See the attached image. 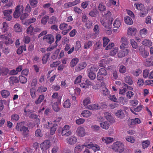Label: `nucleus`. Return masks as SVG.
<instances>
[{
    "label": "nucleus",
    "mask_w": 153,
    "mask_h": 153,
    "mask_svg": "<svg viewBox=\"0 0 153 153\" xmlns=\"http://www.w3.org/2000/svg\"><path fill=\"white\" fill-rule=\"evenodd\" d=\"M3 27L1 28V31L2 33H5L8 29V25L6 22H4L2 23Z\"/></svg>",
    "instance_id": "nucleus-42"
},
{
    "label": "nucleus",
    "mask_w": 153,
    "mask_h": 153,
    "mask_svg": "<svg viewBox=\"0 0 153 153\" xmlns=\"http://www.w3.org/2000/svg\"><path fill=\"white\" fill-rule=\"evenodd\" d=\"M12 36V34L11 33H7L4 35H0V38H2L6 40L4 42L5 44L10 45L12 44L13 42L12 40L11 39Z\"/></svg>",
    "instance_id": "nucleus-6"
},
{
    "label": "nucleus",
    "mask_w": 153,
    "mask_h": 153,
    "mask_svg": "<svg viewBox=\"0 0 153 153\" xmlns=\"http://www.w3.org/2000/svg\"><path fill=\"white\" fill-rule=\"evenodd\" d=\"M121 25L120 21L118 18L116 19L113 24V26L114 27L118 28L120 27Z\"/></svg>",
    "instance_id": "nucleus-37"
},
{
    "label": "nucleus",
    "mask_w": 153,
    "mask_h": 153,
    "mask_svg": "<svg viewBox=\"0 0 153 153\" xmlns=\"http://www.w3.org/2000/svg\"><path fill=\"white\" fill-rule=\"evenodd\" d=\"M137 30L134 27H129L128 30V34L131 36H134L136 34Z\"/></svg>",
    "instance_id": "nucleus-21"
},
{
    "label": "nucleus",
    "mask_w": 153,
    "mask_h": 153,
    "mask_svg": "<svg viewBox=\"0 0 153 153\" xmlns=\"http://www.w3.org/2000/svg\"><path fill=\"white\" fill-rule=\"evenodd\" d=\"M100 125L102 128L105 129H108L109 127L110 123L108 121H105L100 123Z\"/></svg>",
    "instance_id": "nucleus-20"
},
{
    "label": "nucleus",
    "mask_w": 153,
    "mask_h": 153,
    "mask_svg": "<svg viewBox=\"0 0 153 153\" xmlns=\"http://www.w3.org/2000/svg\"><path fill=\"white\" fill-rule=\"evenodd\" d=\"M104 114L105 117L108 121L110 122L111 119H112V117L110 113L105 112Z\"/></svg>",
    "instance_id": "nucleus-58"
},
{
    "label": "nucleus",
    "mask_w": 153,
    "mask_h": 153,
    "mask_svg": "<svg viewBox=\"0 0 153 153\" xmlns=\"http://www.w3.org/2000/svg\"><path fill=\"white\" fill-rule=\"evenodd\" d=\"M87 66L86 62H84L82 64H79L77 67V71H80L82 69L85 68Z\"/></svg>",
    "instance_id": "nucleus-41"
},
{
    "label": "nucleus",
    "mask_w": 153,
    "mask_h": 153,
    "mask_svg": "<svg viewBox=\"0 0 153 153\" xmlns=\"http://www.w3.org/2000/svg\"><path fill=\"white\" fill-rule=\"evenodd\" d=\"M130 43L132 47L135 49H136L138 47L137 43L135 42L134 39H131L130 40Z\"/></svg>",
    "instance_id": "nucleus-59"
},
{
    "label": "nucleus",
    "mask_w": 153,
    "mask_h": 153,
    "mask_svg": "<svg viewBox=\"0 0 153 153\" xmlns=\"http://www.w3.org/2000/svg\"><path fill=\"white\" fill-rule=\"evenodd\" d=\"M12 9L4 10L3 11V13L5 16L4 18L6 20L10 21L12 19V17L10 15L12 14Z\"/></svg>",
    "instance_id": "nucleus-11"
},
{
    "label": "nucleus",
    "mask_w": 153,
    "mask_h": 153,
    "mask_svg": "<svg viewBox=\"0 0 153 153\" xmlns=\"http://www.w3.org/2000/svg\"><path fill=\"white\" fill-rule=\"evenodd\" d=\"M92 24L93 23L92 22L88 20L86 21L85 25L86 28L89 29L91 27Z\"/></svg>",
    "instance_id": "nucleus-64"
},
{
    "label": "nucleus",
    "mask_w": 153,
    "mask_h": 153,
    "mask_svg": "<svg viewBox=\"0 0 153 153\" xmlns=\"http://www.w3.org/2000/svg\"><path fill=\"white\" fill-rule=\"evenodd\" d=\"M142 71L140 68L137 69L135 71L132 72V73L135 76H137L141 73Z\"/></svg>",
    "instance_id": "nucleus-62"
},
{
    "label": "nucleus",
    "mask_w": 153,
    "mask_h": 153,
    "mask_svg": "<svg viewBox=\"0 0 153 153\" xmlns=\"http://www.w3.org/2000/svg\"><path fill=\"white\" fill-rule=\"evenodd\" d=\"M98 11L96 8L93 9L89 13V15L92 17H96L98 14Z\"/></svg>",
    "instance_id": "nucleus-26"
},
{
    "label": "nucleus",
    "mask_w": 153,
    "mask_h": 153,
    "mask_svg": "<svg viewBox=\"0 0 153 153\" xmlns=\"http://www.w3.org/2000/svg\"><path fill=\"white\" fill-rule=\"evenodd\" d=\"M92 45V42L91 41H88L84 43L83 48L85 49H88L91 47Z\"/></svg>",
    "instance_id": "nucleus-28"
},
{
    "label": "nucleus",
    "mask_w": 153,
    "mask_h": 153,
    "mask_svg": "<svg viewBox=\"0 0 153 153\" xmlns=\"http://www.w3.org/2000/svg\"><path fill=\"white\" fill-rule=\"evenodd\" d=\"M108 97L109 98V99L112 101L115 102H118V100L115 95H111L110 94Z\"/></svg>",
    "instance_id": "nucleus-60"
},
{
    "label": "nucleus",
    "mask_w": 153,
    "mask_h": 153,
    "mask_svg": "<svg viewBox=\"0 0 153 153\" xmlns=\"http://www.w3.org/2000/svg\"><path fill=\"white\" fill-rule=\"evenodd\" d=\"M29 106V104H27L24 108V112L25 113V116H28L31 112L30 110L28 108Z\"/></svg>",
    "instance_id": "nucleus-34"
},
{
    "label": "nucleus",
    "mask_w": 153,
    "mask_h": 153,
    "mask_svg": "<svg viewBox=\"0 0 153 153\" xmlns=\"http://www.w3.org/2000/svg\"><path fill=\"white\" fill-rule=\"evenodd\" d=\"M84 145L79 144L76 145L74 148V151L75 153H79L84 148Z\"/></svg>",
    "instance_id": "nucleus-19"
},
{
    "label": "nucleus",
    "mask_w": 153,
    "mask_h": 153,
    "mask_svg": "<svg viewBox=\"0 0 153 153\" xmlns=\"http://www.w3.org/2000/svg\"><path fill=\"white\" fill-rule=\"evenodd\" d=\"M122 49V50L120 51L117 54L118 57L120 58L126 56L129 52L128 49L125 48Z\"/></svg>",
    "instance_id": "nucleus-15"
},
{
    "label": "nucleus",
    "mask_w": 153,
    "mask_h": 153,
    "mask_svg": "<svg viewBox=\"0 0 153 153\" xmlns=\"http://www.w3.org/2000/svg\"><path fill=\"white\" fill-rule=\"evenodd\" d=\"M92 113L88 110H84L81 113V115L85 117H88L90 116L91 115Z\"/></svg>",
    "instance_id": "nucleus-30"
},
{
    "label": "nucleus",
    "mask_w": 153,
    "mask_h": 153,
    "mask_svg": "<svg viewBox=\"0 0 153 153\" xmlns=\"http://www.w3.org/2000/svg\"><path fill=\"white\" fill-rule=\"evenodd\" d=\"M0 93L1 96L4 98L8 97L10 95L9 91L6 90H3L0 91Z\"/></svg>",
    "instance_id": "nucleus-23"
},
{
    "label": "nucleus",
    "mask_w": 153,
    "mask_h": 153,
    "mask_svg": "<svg viewBox=\"0 0 153 153\" xmlns=\"http://www.w3.org/2000/svg\"><path fill=\"white\" fill-rule=\"evenodd\" d=\"M91 102L90 101V98L89 97H87L83 101V104L84 106H86L87 105L90 104Z\"/></svg>",
    "instance_id": "nucleus-50"
},
{
    "label": "nucleus",
    "mask_w": 153,
    "mask_h": 153,
    "mask_svg": "<svg viewBox=\"0 0 153 153\" xmlns=\"http://www.w3.org/2000/svg\"><path fill=\"white\" fill-rule=\"evenodd\" d=\"M71 105V103L70 100L69 99H67L64 102L63 104V106L65 108H69Z\"/></svg>",
    "instance_id": "nucleus-49"
},
{
    "label": "nucleus",
    "mask_w": 153,
    "mask_h": 153,
    "mask_svg": "<svg viewBox=\"0 0 153 153\" xmlns=\"http://www.w3.org/2000/svg\"><path fill=\"white\" fill-rule=\"evenodd\" d=\"M24 9L23 5H18L16 6L13 13L14 17L15 18H18L23 13Z\"/></svg>",
    "instance_id": "nucleus-7"
},
{
    "label": "nucleus",
    "mask_w": 153,
    "mask_h": 153,
    "mask_svg": "<svg viewBox=\"0 0 153 153\" xmlns=\"http://www.w3.org/2000/svg\"><path fill=\"white\" fill-rule=\"evenodd\" d=\"M102 40L103 41V47H105L107 45L110 41V40L108 38L104 37L103 38Z\"/></svg>",
    "instance_id": "nucleus-55"
},
{
    "label": "nucleus",
    "mask_w": 153,
    "mask_h": 153,
    "mask_svg": "<svg viewBox=\"0 0 153 153\" xmlns=\"http://www.w3.org/2000/svg\"><path fill=\"white\" fill-rule=\"evenodd\" d=\"M84 146L85 147L89 149H92L94 152L99 151L100 149V148L98 145L97 144H94L91 142L85 143Z\"/></svg>",
    "instance_id": "nucleus-9"
},
{
    "label": "nucleus",
    "mask_w": 153,
    "mask_h": 153,
    "mask_svg": "<svg viewBox=\"0 0 153 153\" xmlns=\"http://www.w3.org/2000/svg\"><path fill=\"white\" fill-rule=\"evenodd\" d=\"M148 33V30L145 28L141 29L140 31V34L142 37H146Z\"/></svg>",
    "instance_id": "nucleus-25"
},
{
    "label": "nucleus",
    "mask_w": 153,
    "mask_h": 153,
    "mask_svg": "<svg viewBox=\"0 0 153 153\" xmlns=\"http://www.w3.org/2000/svg\"><path fill=\"white\" fill-rule=\"evenodd\" d=\"M35 135L38 137H41L42 136L41 131L39 129H37L35 131Z\"/></svg>",
    "instance_id": "nucleus-63"
},
{
    "label": "nucleus",
    "mask_w": 153,
    "mask_h": 153,
    "mask_svg": "<svg viewBox=\"0 0 153 153\" xmlns=\"http://www.w3.org/2000/svg\"><path fill=\"white\" fill-rule=\"evenodd\" d=\"M79 62V59L77 58L73 59L70 62V65L71 67H74Z\"/></svg>",
    "instance_id": "nucleus-46"
},
{
    "label": "nucleus",
    "mask_w": 153,
    "mask_h": 153,
    "mask_svg": "<svg viewBox=\"0 0 153 153\" xmlns=\"http://www.w3.org/2000/svg\"><path fill=\"white\" fill-rule=\"evenodd\" d=\"M102 140L103 142L106 143H110L112 142L114 140L112 138L110 137H103Z\"/></svg>",
    "instance_id": "nucleus-40"
},
{
    "label": "nucleus",
    "mask_w": 153,
    "mask_h": 153,
    "mask_svg": "<svg viewBox=\"0 0 153 153\" xmlns=\"http://www.w3.org/2000/svg\"><path fill=\"white\" fill-rule=\"evenodd\" d=\"M90 110L98 109L100 108V107L98 104H94L89 105L87 107Z\"/></svg>",
    "instance_id": "nucleus-43"
},
{
    "label": "nucleus",
    "mask_w": 153,
    "mask_h": 153,
    "mask_svg": "<svg viewBox=\"0 0 153 153\" xmlns=\"http://www.w3.org/2000/svg\"><path fill=\"white\" fill-rule=\"evenodd\" d=\"M30 94L32 98H35L36 96V89L33 88H30Z\"/></svg>",
    "instance_id": "nucleus-39"
},
{
    "label": "nucleus",
    "mask_w": 153,
    "mask_h": 153,
    "mask_svg": "<svg viewBox=\"0 0 153 153\" xmlns=\"http://www.w3.org/2000/svg\"><path fill=\"white\" fill-rule=\"evenodd\" d=\"M19 79L21 83L23 84L25 83L27 81V78L22 75L19 76Z\"/></svg>",
    "instance_id": "nucleus-45"
},
{
    "label": "nucleus",
    "mask_w": 153,
    "mask_h": 153,
    "mask_svg": "<svg viewBox=\"0 0 153 153\" xmlns=\"http://www.w3.org/2000/svg\"><path fill=\"white\" fill-rule=\"evenodd\" d=\"M16 129L18 131H20L22 132L23 135L24 137H26L29 134V131L28 128L24 125L23 123H18L16 126Z\"/></svg>",
    "instance_id": "nucleus-2"
},
{
    "label": "nucleus",
    "mask_w": 153,
    "mask_h": 153,
    "mask_svg": "<svg viewBox=\"0 0 153 153\" xmlns=\"http://www.w3.org/2000/svg\"><path fill=\"white\" fill-rule=\"evenodd\" d=\"M134 6H135L136 8L138 10H141L143 9H144V5L140 3H135L134 4Z\"/></svg>",
    "instance_id": "nucleus-44"
},
{
    "label": "nucleus",
    "mask_w": 153,
    "mask_h": 153,
    "mask_svg": "<svg viewBox=\"0 0 153 153\" xmlns=\"http://www.w3.org/2000/svg\"><path fill=\"white\" fill-rule=\"evenodd\" d=\"M29 2L31 6L34 7L37 6L38 1L37 0H29Z\"/></svg>",
    "instance_id": "nucleus-57"
},
{
    "label": "nucleus",
    "mask_w": 153,
    "mask_h": 153,
    "mask_svg": "<svg viewBox=\"0 0 153 153\" xmlns=\"http://www.w3.org/2000/svg\"><path fill=\"white\" fill-rule=\"evenodd\" d=\"M93 31L94 32V35L95 36L98 35L100 33V29L99 26L97 24L95 25L93 29Z\"/></svg>",
    "instance_id": "nucleus-33"
},
{
    "label": "nucleus",
    "mask_w": 153,
    "mask_h": 153,
    "mask_svg": "<svg viewBox=\"0 0 153 153\" xmlns=\"http://www.w3.org/2000/svg\"><path fill=\"white\" fill-rule=\"evenodd\" d=\"M142 44L145 46L149 47L152 45V42L149 39H144L142 42Z\"/></svg>",
    "instance_id": "nucleus-35"
},
{
    "label": "nucleus",
    "mask_w": 153,
    "mask_h": 153,
    "mask_svg": "<svg viewBox=\"0 0 153 153\" xmlns=\"http://www.w3.org/2000/svg\"><path fill=\"white\" fill-rule=\"evenodd\" d=\"M49 18V17L48 16L46 15L45 16L41 19V24L44 25H46L48 21V19Z\"/></svg>",
    "instance_id": "nucleus-48"
},
{
    "label": "nucleus",
    "mask_w": 153,
    "mask_h": 153,
    "mask_svg": "<svg viewBox=\"0 0 153 153\" xmlns=\"http://www.w3.org/2000/svg\"><path fill=\"white\" fill-rule=\"evenodd\" d=\"M50 53H48L44 55L42 59V63L44 64L46 63L49 57Z\"/></svg>",
    "instance_id": "nucleus-24"
},
{
    "label": "nucleus",
    "mask_w": 153,
    "mask_h": 153,
    "mask_svg": "<svg viewBox=\"0 0 153 153\" xmlns=\"http://www.w3.org/2000/svg\"><path fill=\"white\" fill-rule=\"evenodd\" d=\"M59 28L62 30L61 33L64 35H65L72 29L71 26H68L65 23H61L59 25Z\"/></svg>",
    "instance_id": "nucleus-5"
},
{
    "label": "nucleus",
    "mask_w": 153,
    "mask_h": 153,
    "mask_svg": "<svg viewBox=\"0 0 153 153\" xmlns=\"http://www.w3.org/2000/svg\"><path fill=\"white\" fill-rule=\"evenodd\" d=\"M106 61L105 59H103L101 60L99 63V65L101 67L105 68V64L106 63Z\"/></svg>",
    "instance_id": "nucleus-56"
},
{
    "label": "nucleus",
    "mask_w": 153,
    "mask_h": 153,
    "mask_svg": "<svg viewBox=\"0 0 153 153\" xmlns=\"http://www.w3.org/2000/svg\"><path fill=\"white\" fill-rule=\"evenodd\" d=\"M98 69L99 67L97 65H94L88 69V75L90 79L94 80L95 78L96 74L94 72H97Z\"/></svg>",
    "instance_id": "nucleus-3"
},
{
    "label": "nucleus",
    "mask_w": 153,
    "mask_h": 153,
    "mask_svg": "<svg viewBox=\"0 0 153 153\" xmlns=\"http://www.w3.org/2000/svg\"><path fill=\"white\" fill-rule=\"evenodd\" d=\"M107 75L108 73L106 70L104 68H101L99 69L97 74V79L99 81L102 80L104 79L103 76H106Z\"/></svg>",
    "instance_id": "nucleus-8"
},
{
    "label": "nucleus",
    "mask_w": 153,
    "mask_h": 153,
    "mask_svg": "<svg viewBox=\"0 0 153 153\" xmlns=\"http://www.w3.org/2000/svg\"><path fill=\"white\" fill-rule=\"evenodd\" d=\"M103 16H105L106 19H110V17L111 15V12L109 10L107 11V13H105V12L102 13Z\"/></svg>",
    "instance_id": "nucleus-54"
},
{
    "label": "nucleus",
    "mask_w": 153,
    "mask_h": 153,
    "mask_svg": "<svg viewBox=\"0 0 153 153\" xmlns=\"http://www.w3.org/2000/svg\"><path fill=\"white\" fill-rule=\"evenodd\" d=\"M58 134H61L62 136L68 137L72 133L71 131L70 130V126L65 125L63 128H59L57 130Z\"/></svg>",
    "instance_id": "nucleus-1"
},
{
    "label": "nucleus",
    "mask_w": 153,
    "mask_h": 153,
    "mask_svg": "<svg viewBox=\"0 0 153 153\" xmlns=\"http://www.w3.org/2000/svg\"><path fill=\"white\" fill-rule=\"evenodd\" d=\"M119 72L121 74H124L127 71L126 67L122 64H119L118 65Z\"/></svg>",
    "instance_id": "nucleus-22"
},
{
    "label": "nucleus",
    "mask_w": 153,
    "mask_h": 153,
    "mask_svg": "<svg viewBox=\"0 0 153 153\" xmlns=\"http://www.w3.org/2000/svg\"><path fill=\"white\" fill-rule=\"evenodd\" d=\"M124 21L126 24L128 25H131L133 23V21L132 19L128 16L125 17Z\"/></svg>",
    "instance_id": "nucleus-32"
},
{
    "label": "nucleus",
    "mask_w": 153,
    "mask_h": 153,
    "mask_svg": "<svg viewBox=\"0 0 153 153\" xmlns=\"http://www.w3.org/2000/svg\"><path fill=\"white\" fill-rule=\"evenodd\" d=\"M8 82L11 86H16V85L19 83V79L16 76H11L9 78Z\"/></svg>",
    "instance_id": "nucleus-10"
},
{
    "label": "nucleus",
    "mask_w": 153,
    "mask_h": 153,
    "mask_svg": "<svg viewBox=\"0 0 153 153\" xmlns=\"http://www.w3.org/2000/svg\"><path fill=\"white\" fill-rule=\"evenodd\" d=\"M15 31L16 32H20L22 31V27L21 25L18 24H16L14 26Z\"/></svg>",
    "instance_id": "nucleus-31"
},
{
    "label": "nucleus",
    "mask_w": 153,
    "mask_h": 153,
    "mask_svg": "<svg viewBox=\"0 0 153 153\" xmlns=\"http://www.w3.org/2000/svg\"><path fill=\"white\" fill-rule=\"evenodd\" d=\"M57 20L56 17L52 16L50 18L49 23L51 24H55L57 23Z\"/></svg>",
    "instance_id": "nucleus-51"
},
{
    "label": "nucleus",
    "mask_w": 153,
    "mask_h": 153,
    "mask_svg": "<svg viewBox=\"0 0 153 153\" xmlns=\"http://www.w3.org/2000/svg\"><path fill=\"white\" fill-rule=\"evenodd\" d=\"M77 141V138L74 136H72L67 138V143L70 145H74L75 144Z\"/></svg>",
    "instance_id": "nucleus-16"
},
{
    "label": "nucleus",
    "mask_w": 153,
    "mask_h": 153,
    "mask_svg": "<svg viewBox=\"0 0 153 153\" xmlns=\"http://www.w3.org/2000/svg\"><path fill=\"white\" fill-rule=\"evenodd\" d=\"M122 44L120 46L121 49H123L126 47L128 44V40L125 36H123L121 38L120 40Z\"/></svg>",
    "instance_id": "nucleus-17"
},
{
    "label": "nucleus",
    "mask_w": 153,
    "mask_h": 153,
    "mask_svg": "<svg viewBox=\"0 0 153 153\" xmlns=\"http://www.w3.org/2000/svg\"><path fill=\"white\" fill-rule=\"evenodd\" d=\"M51 146V142L49 140H46L40 145V147L42 150L45 151L48 149Z\"/></svg>",
    "instance_id": "nucleus-12"
},
{
    "label": "nucleus",
    "mask_w": 153,
    "mask_h": 153,
    "mask_svg": "<svg viewBox=\"0 0 153 153\" xmlns=\"http://www.w3.org/2000/svg\"><path fill=\"white\" fill-rule=\"evenodd\" d=\"M108 20L107 19L101 18L100 22L102 25L105 27H107V22Z\"/></svg>",
    "instance_id": "nucleus-52"
},
{
    "label": "nucleus",
    "mask_w": 153,
    "mask_h": 153,
    "mask_svg": "<svg viewBox=\"0 0 153 153\" xmlns=\"http://www.w3.org/2000/svg\"><path fill=\"white\" fill-rule=\"evenodd\" d=\"M45 98L44 95L43 94L40 95L38 98L37 100L35 102V104L36 105H38L40 104L44 100Z\"/></svg>",
    "instance_id": "nucleus-38"
},
{
    "label": "nucleus",
    "mask_w": 153,
    "mask_h": 153,
    "mask_svg": "<svg viewBox=\"0 0 153 153\" xmlns=\"http://www.w3.org/2000/svg\"><path fill=\"white\" fill-rule=\"evenodd\" d=\"M26 50V46L25 45L21 46L17 50L16 52L18 55L21 54L23 52V51H25Z\"/></svg>",
    "instance_id": "nucleus-27"
},
{
    "label": "nucleus",
    "mask_w": 153,
    "mask_h": 153,
    "mask_svg": "<svg viewBox=\"0 0 153 153\" xmlns=\"http://www.w3.org/2000/svg\"><path fill=\"white\" fill-rule=\"evenodd\" d=\"M102 93L103 95L107 96L108 97L110 94L109 91L106 87L102 88Z\"/></svg>",
    "instance_id": "nucleus-47"
},
{
    "label": "nucleus",
    "mask_w": 153,
    "mask_h": 153,
    "mask_svg": "<svg viewBox=\"0 0 153 153\" xmlns=\"http://www.w3.org/2000/svg\"><path fill=\"white\" fill-rule=\"evenodd\" d=\"M43 39L46 40V42L50 44L53 42L54 41L53 36L50 34L45 36L43 37Z\"/></svg>",
    "instance_id": "nucleus-13"
},
{
    "label": "nucleus",
    "mask_w": 153,
    "mask_h": 153,
    "mask_svg": "<svg viewBox=\"0 0 153 153\" xmlns=\"http://www.w3.org/2000/svg\"><path fill=\"white\" fill-rule=\"evenodd\" d=\"M125 81L126 82L130 85H131L133 84V81L131 77L129 76H127L125 77Z\"/></svg>",
    "instance_id": "nucleus-36"
},
{
    "label": "nucleus",
    "mask_w": 153,
    "mask_h": 153,
    "mask_svg": "<svg viewBox=\"0 0 153 153\" xmlns=\"http://www.w3.org/2000/svg\"><path fill=\"white\" fill-rule=\"evenodd\" d=\"M57 124L55 123L53 124L52 127H51L50 130V134L53 135L54 134L57 129Z\"/></svg>",
    "instance_id": "nucleus-29"
},
{
    "label": "nucleus",
    "mask_w": 153,
    "mask_h": 153,
    "mask_svg": "<svg viewBox=\"0 0 153 153\" xmlns=\"http://www.w3.org/2000/svg\"><path fill=\"white\" fill-rule=\"evenodd\" d=\"M124 112L125 111L124 110H117V112L115 113V115L118 118L123 119L125 116Z\"/></svg>",
    "instance_id": "nucleus-18"
},
{
    "label": "nucleus",
    "mask_w": 153,
    "mask_h": 153,
    "mask_svg": "<svg viewBox=\"0 0 153 153\" xmlns=\"http://www.w3.org/2000/svg\"><path fill=\"white\" fill-rule=\"evenodd\" d=\"M112 149L115 152H122L124 150V145L121 143L117 141L113 144Z\"/></svg>",
    "instance_id": "nucleus-4"
},
{
    "label": "nucleus",
    "mask_w": 153,
    "mask_h": 153,
    "mask_svg": "<svg viewBox=\"0 0 153 153\" xmlns=\"http://www.w3.org/2000/svg\"><path fill=\"white\" fill-rule=\"evenodd\" d=\"M76 132L79 136L81 137L84 136L86 134L85 129L81 126H79L77 128Z\"/></svg>",
    "instance_id": "nucleus-14"
},
{
    "label": "nucleus",
    "mask_w": 153,
    "mask_h": 153,
    "mask_svg": "<svg viewBox=\"0 0 153 153\" xmlns=\"http://www.w3.org/2000/svg\"><path fill=\"white\" fill-rule=\"evenodd\" d=\"M52 107L54 111L56 112H58L59 110V108L58 106V103L57 102L53 104Z\"/></svg>",
    "instance_id": "nucleus-53"
},
{
    "label": "nucleus",
    "mask_w": 153,
    "mask_h": 153,
    "mask_svg": "<svg viewBox=\"0 0 153 153\" xmlns=\"http://www.w3.org/2000/svg\"><path fill=\"white\" fill-rule=\"evenodd\" d=\"M147 13L146 10L144 8L140 10V16L141 17H144L146 16Z\"/></svg>",
    "instance_id": "nucleus-61"
}]
</instances>
